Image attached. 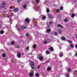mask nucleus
Segmentation results:
<instances>
[{
	"mask_svg": "<svg viewBox=\"0 0 77 77\" xmlns=\"http://www.w3.org/2000/svg\"><path fill=\"white\" fill-rule=\"evenodd\" d=\"M30 63H31V66L32 69H35V63L32 61H30Z\"/></svg>",
	"mask_w": 77,
	"mask_h": 77,
	"instance_id": "1",
	"label": "nucleus"
},
{
	"mask_svg": "<svg viewBox=\"0 0 77 77\" xmlns=\"http://www.w3.org/2000/svg\"><path fill=\"white\" fill-rule=\"evenodd\" d=\"M6 5V3L5 2H3L2 4V5L0 6V8H4Z\"/></svg>",
	"mask_w": 77,
	"mask_h": 77,
	"instance_id": "2",
	"label": "nucleus"
},
{
	"mask_svg": "<svg viewBox=\"0 0 77 77\" xmlns=\"http://www.w3.org/2000/svg\"><path fill=\"white\" fill-rule=\"evenodd\" d=\"M14 12H18V11H19V9L16 8H15L14 9Z\"/></svg>",
	"mask_w": 77,
	"mask_h": 77,
	"instance_id": "3",
	"label": "nucleus"
},
{
	"mask_svg": "<svg viewBox=\"0 0 77 77\" xmlns=\"http://www.w3.org/2000/svg\"><path fill=\"white\" fill-rule=\"evenodd\" d=\"M38 57H39V60H41L43 59V57H39V56H38Z\"/></svg>",
	"mask_w": 77,
	"mask_h": 77,
	"instance_id": "4",
	"label": "nucleus"
},
{
	"mask_svg": "<svg viewBox=\"0 0 77 77\" xmlns=\"http://www.w3.org/2000/svg\"><path fill=\"white\" fill-rule=\"evenodd\" d=\"M21 28L22 29H23V30H24V29H26V27H25L23 26H22L21 27Z\"/></svg>",
	"mask_w": 77,
	"mask_h": 77,
	"instance_id": "5",
	"label": "nucleus"
},
{
	"mask_svg": "<svg viewBox=\"0 0 77 77\" xmlns=\"http://www.w3.org/2000/svg\"><path fill=\"white\" fill-rule=\"evenodd\" d=\"M57 27H62L63 29V26H62V25H61L59 24H58Z\"/></svg>",
	"mask_w": 77,
	"mask_h": 77,
	"instance_id": "6",
	"label": "nucleus"
},
{
	"mask_svg": "<svg viewBox=\"0 0 77 77\" xmlns=\"http://www.w3.org/2000/svg\"><path fill=\"white\" fill-rule=\"evenodd\" d=\"M33 75V73L31 72L29 73V76L32 77Z\"/></svg>",
	"mask_w": 77,
	"mask_h": 77,
	"instance_id": "7",
	"label": "nucleus"
},
{
	"mask_svg": "<svg viewBox=\"0 0 77 77\" xmlns=\"http://www.w3.org/2000/svg\"><path fill=\"white\" fill-rule=\"evenodd\" d=\"M25 21L26 22H27V23H29V19L26 18L25 19Z\"/></svg>",
	"mask_w": 77,
	"mask_h": 77,
	"instance_id": "8",
	"label": "nucleus"
},
{
	"mask_svg": "<svg viewBox=\"0 0 77 77\" xmlns=\"http://www.w3.org/2000/svg\"><path fill=\"white\" fill-rule=\"evenodd\" d=\"M60 57H62L63 56V53L62 52H61L59 54Z\"/></svg>",
	"mask_w": 77,
	"mask_h": 77,
	"instance_id": "9",
	"label": "nucleus"
},
{
	"mask_svg": "<svg viewBox=\"0 0 77 77\" xmlns=\"http://www.w3.org/2000/svg\"><path fill=\"white\" fill-rule=\"evenodd\" d=\"M67 42L69 43H70V44H72V41L69 40H67Z\"/></svg>",
	"mask_w": 77,
	"mask_h": 77,
	"instance_id": "10",
	"label": "nucleus"
},
{
	"mask_svg": "<svg viewBox=\"0 0 77 77\" xmlns=\"http://www.w3.org/2000/svg\"><path fill=\"white\" fill-rule=\"evenodd\" d=\"M50 51H53V48L52 47H51L50 48Z\"/></svg>",
	"mask_w": 77,
	"mask_h": 77,
	"instance_id": "11",
	"label": "nucleus"
},
{
	"mask_svg": "<svg viewBox=\"0 0 77 77\" xmlns=\"http://www.w3.org/2000/svg\"><path fill=\"white\" fill-rule=\"evenodd\" d=\"M51 32V30L50 29H48L47 30V33H50Z\"/></svg>",
	"mask_w": 77,
	"mask_h": 77,
	"instance_id": "12",
	"label": "nucleus"
},
{
	"mask_svg": "<svg viewBox=\"0 0 77 77\" xmlns=\"http://www.w3.org/2000/svg\"><path fill=\"white\" fill-rule=\"evenodd\" d=\"M46 54H50V52L48 51H46Z\"/></svg>",
	"mask_w": 77,
	"mask_h": 77,
	"instance_id": "13",
	"label": "nucleus"
},
{
	"mask_svg": "<svg viewBox=\"0 0 77 77\" xmlns=\"http://www.w3.org/2000/svg\"><path fill=\"white\" fill-rule=\"evenodd\" d=\"M17 54L18 57L20 58L21 57V54H19L18 53H17Z\"/></svg>",
	"mask_w": 77,
	"mask_h": 77,
	"instance_id": "14",
	"label": "nucleus"
},
{
	"mask_svg": "<svg viewBox=\"0 0 77 77\" xmlns=\"http://www.w3.org/2000/svg\"><path fill=\"white\" fill-rule=\"evenodd\" d=\"M39 74L38 73H37L35 74V76L36 77H38V76H39Z\"/></svg>",
	"mask_w": 77,
	"mask_h": 77,
	"instance_id": "15",
	"label": "nucleus"
},
{
	"mask_svg": "<svg viewBox=\"0 0 77 77\" xmlns=\"http://www.w3.org/2000/svg\"><path fill=\"white\" fill-rule=\"evenodd\" d=\"M61 39H62V40H65L66 38H65V37H62L61 38Z\"/></svg>",
	"mask_w": 77,
	"mask_h": 77,
	"instance_id": "16",
	"label": "nucleus"
},
{
	"mask_svg": "<svg viewBox=\"0 0 77 77\" xmlns=\"http://www.w3.org/2000/svg\"><path fill=\"white\" fill-rule=\"evenodd\" d=\"M2 56L3 57H6V55L5 54L3 53L2 54Z\"/></svg>",
	"mask_w": 77,
	"mask_h": 77,
	"instance_id": "17",
	"label": "nucleus"
},
{
	"mask_svg": "<svg viewBox=\"0 0 77 77\" xmlns=\"http://www.w3.org/2000/svg\"><path fill=\"white\" fill-rule=\"evenodd\" d=\"M6 17H7V18H11V16L10 15H7L6 16Z\"/></svg>",
	"mask_w": 77,
	"mask_h": 77,
	"instance_id": "18",
	"label": "nucleus"
},
{
	"mask_svg": "<svg viewBox=\"0 0 77 77\" xmlns=\"http://www.w3.org/2000/svg\"><path fill=\"white\" fill-rule=\"evenodd\" d=\"M48 17L49 18H53V17L51 15L49 16Z\"/></svg>",
	"mask_w": 77,
	"mask_h": 77,
	"instance_id": "19",
	"label": "nucleus"
},
{
	"mask_svg": "<svg viewBox=\"0 0 77 77\" xmlns=\"http://www.w3.org/2000/svg\"><path fill=\"white\" fill-rule=\"evenodd\" d=\"M56 12H60V10L59 9H56Z\"/></svg>",
	"mask_w": 77,
	"mask_h": 77,
	"instance_id": "20",
	"label": "nucleus"
},
{
	"mask_svg": "<svg viewBox=\"0 0 77 77\" xmlns=\"http://www.w3.org/2000/svg\"><path fill=\"white\" fill-rule=\"evenodd\" d=\"M47 69L48 71H50V70H51V67H48V68H47Z\"/></svg>",
	"mask_w": 77,
	"mask_h": 77,
	"instance_id": "21",
	"label": "nucleus"
},
{
	"mask_svg": "<svg viewBox=\"0 0 77 77\" xmlns=\"http://www.w3.org/2000/svg\"><path fill=\"white\" fill-rule=\"evenodd\" d=\"M46 18V17H45V16H44L42 17V20H45V19Z\"/></svg>",
	"mask_w": 77,
	"mask_h": 77,
	"instance_id": "22",
	"label": "nucleus"
},
{
	"mask_svg": "<svg viewBox=\"0 0 77 77\" xmlns=\"http://www.w3.org/2000/svg\"><path fill=\"white\" fill-rule=\"evenodd\" d=\"M36 45H34L33 46V48L34 49H35L36 48Z\"/></svg>",
	"mask_w": 77,
	"mask_h": 77,
	"instance_id": "23",
	"label": "nucleus"
},
{
	"mask_svg": "<svg viewBox=\"0 0 77 77\" xmlns=\"http://www.w3.org/2000/svg\"><path fill=\"white\" fill-rule=\"evenodd\" d=\"M71 68H69L68 69V72H71Z\"/></svg>",
	"mask_w": 77,
	"mask_h": 77,
	"instance_id": "24",
	"label": "nucleus"
},
{
	"mask_svg": "<svg viewBox=\"0 0 77 77\" xmlns=\"http://www.w3.org/2000/svg\"><path fill=\"white\" fill-rule=\"evenodd\" d=\"M70 46L72 48H73V47H74V45H72V44H71L70 45Z\"/></svg>",
	"mask_w": 77,
	"mask_h": 77,
	"instance_id": "25",
	"label": "nucleus"
},
{
	"mask_svg": "<svg viewBox=\"0 0 77 77\" xmlns=\"http://www.w3.org/2000/svg\"><path fill=\"white\" fill-rule=\"evenodd\" d=\"M58 17L60 19L61 18V14H59L58 15Z\"/></svg>",
	"mask_w": 77,
	"mask_h": 77,
	"instance_id": "26",
	"label": "nucleus"
},
{
	"mask_svg": "<svg viewBox=\"0 0 77 77\" xmlns=\"http://www.w3.org/2000/svg\"><path fill=\"white\" fill-rule=\"evenodd\" d=\"M58 66H61V63H59L58 64Z\"/></svg>",
	"mask_w": 77,
	"mask_h": 77,
	"instance_id": "27",
	"label": "nucleus"
},
{
	"mask_svg": "<svg viewBox=\"0 0 77 77\" xmlns=\"http://www.w3.org/2000/svg\"><path fill=\"white\" fill-rule=\"evenodd\" d=\"M44 44H47V41H45L44 42Z\"/></svg>",
	"mask_w": 77,
	"mask_h": 77,
	"instance_id": "28",
	"label": "nucleus"
},
{
	"mask_svg": "<svg viewBox=\"0 0 77 77\" xmlns=\"http://www.w3.org/2000/svg\"><path fill=\"white\" fill-rule=\"evenodd\" d=\"M23 0H17V3H19L20 2H21Z\"/></svg>",
	"mask_w": 77,
	"mask_h": 77,
	"instance_id": "29",
	"label": "nucleus"
},
{
	"mask_svg": "<svg viewBox=\"0 0 77 77\" xmlns=\"http://www.w3.org/2000/svg\"><path fill=\"white\" fill-rule=\"evenodd\" d=\"M26 7H27V5H25L23 6V8H26Z\"/></svg>",
	"mask_w": 77,
	"mask_h": 77,
	"instance_id": "30",
	"label": "nucleus"
},
{
	"mask_svg": "<svg viewBox=\"0 0 77 77\" xmlns=\"http://www.w3.org/2000/svg\"><path fill=\"white\" fill-rule=\"evenodd\" d=\"M66 77H69V75H68V73H66Z\"/></svg>",
	"mask_w": 77,
	"mask_h": 77,
	"instance_id": "31",
	"label": "nucleus"
},
{
	"mask_svg": "<svg viewBox=\"0 0 77 77\" xmlns=\"http://www.w3.org/2000/svg\"><path fill=\"white\" fill-rule=\"evenodd\" d=\"M68 21V19H65L64 20V21L65 22H67V21Z\"/></svg>",
	"mask_w": 77,
	"mask_h": 77,
	"instance_id": "32",
	"label": "nucleus"
},
{
	"mask_svg": "<svg viewBox=\"0 0 77 77\" xmlns=\"http://www.w3.org/2000/svg\"><path fill=\"white\" fill-rule=\"evenodd\" d=\"M11 45H14V42H12L11 43Z\"/></svg>",
	"mask_w": 77,
	"mask_h": 77,
	"instance_id": "33",
	"label": "nucleus"
},
{
	"mask_svg": "<svg viewBox=\"0 0 77 77\" xmlns=\"http://www.w3.org/2000/svg\"><path fill=\"white\" fill-rule=\"evenodd\" d=\"M59 32L60 34H61V33H62V31H61V30H60L59 31Z\"/></svg>",
	"mask_w": 77,
	"mask_h": 77,
	"instance_id": "34",
	"label": "nucleus"
},
{
	"mask_svg": "<svg viewBox=\"0 0 77 77\" xmlns=\"http://www.w3.org/2000/svg\"><path fill=\"white\" fill-rule=\"evenodd\" d=\"M60 10H63V7H60Z\"/></svg>",
	"mask_w": 77,
	"mask_h": 77,
	"instance_id": "35",
	"label": "nucleus"
},
{
	"mask_svg": "<svg viewBox=\"0 0 77 77\" xmlns=\"http://www.w3.org/2000/svg\"><path fill=\"white\" fill-rule=\"evenodd\" d=\"M17 30L18 31H20V28L19 27L17 28Z\"/></svg>",
	"mask_w": 77,
	"mask_h": 77,
	"instance_id": "36",
	"label": "nucleus"
},
{
	"mask_svg": "<svg viewBox=\"0 0 77 77\" xmlns=\"http://www.w3.org/2000/svg\"><path fill=\"white\" fill-rule=\"evenodd\" d=\"M17 48H20V45H17V46H16Z\"/></svg>",
	"mask_w": 77,
	"mask_h": 77,
	"instance_id": "37",
	"label": "nucleus"
},
{
	"mask_svg": "<svg viewBox=\"0 0 77 77\" xmlns=\"http://www.w3.org/2000/svg\"><path fill=\"white\" fill-rule=\"evenodd\" d=\"M39 2V0H36L35 1V3H38Z\"/></svg>",
	"mask_w": 77,
	"mask_h": 77,
	"instance_id": "38",
	"label": "nucleus"
},
{
	"mask_svg": "<svg viewBox=\"0 0 77 77\" xmlns=\"http://www.w3.org/2000/svg\"><path fill=\"white\" fill-rule=\"evenodd\" d=\"M46 11L47 12H48L50 11L49 10V9H48V8H47Z\"/></svg>",
	"mask_w": 77,
	"mask_h": 77,
	"instance_id": "39",
	"label": "nucleus"
},
{
	"mask_svg": "<svg viewBox=\"0 0 77 77\" xmlns=\"http://www.w3.org/2000/svg\"><path fill=\"white\" fill-rule=\"evenodd\" d=\"M52 24V21H50L49 22V24L51 25Z\"/></svg>",
	"mask_w": 77,
	"mask_h": 77,
	"instance_id": "40",
	"label": "nucleus"
},
{
	"mask_svg": "<svg viewBox=\"0 0 77 77\" xmlns=\"http://www.w3.org/2000/svg\"><path fill=\"white\" fill-rule=\"evenodd\" d=\"M3 31H1V34H3Z\"/></svg>",
	"mask_w": 77,
	"mask_h": 77,
	"instance_id": "41",
	"label": "nucleus"
},
{
	"mask_svg": "<svg viewBox=\"0 0 77 77\" xmlns=\"http://www.w3.org/2000/svg\"><path fill=\"white\" fill-rule=\"evenodd\" d=\"M74 14H72V17H74Z\"/></svg>",
	"mask_w": 77,
	"mask_h": 77,
	"instance_id": "42",
	"label": "nucleus"
},
{
	"mask_svg": "<svg viewBox=\"0 0 77 77\" xmlns=\"http://www.w3.org/2000/svg\"><path fill=\"white\" fill-rule=\"evenodd\" d=\"M29 33H27L26 34V36H29Z\"/></svg>",
	"mask_w": 77,
	"mask_h": 77,
	"instance_id": "43",
	"label": "nucleus"
},
{
	"mask_svg": "<svg viewBox=\"0 0 77 77\" xmlns=\"http://www.w3.org/2000/svg\"><path fill=\"white\" fill-rule=\"evenodd\" d=\"M57 32H55L54 33V35H57Z\"/></svg>",
	"mask_w": 77,
	"mask_h": 77,
	"instance_id": "44",
	"label": "nucleus"
},
{
	"mask_svg": "<svg viewBox=\"0 0 77 77\" xmlns=\"http://www.w3.org/2000/svg\"><path fill=\"white\" fill-rule=\"evenodd\" d=\"M29 47H27L26 49V50H29Z\"/></svg>",
	"mask_w": 77,
	"mask_h": 77,
	"instance_id": "45",
	"label": "nucleus"
},
{
	"mask_svg": "<svg viewBox=\"0 0 77 77\" xmlns=\"http://www.w3.org/2000/svg\"><path fill=\"white\" fill-rule=\"evenodd\" d=\"M40 68V66H37V68H38V69H39V68Z\"/></svg>",
	"mask_w": 77,
	"mask_h": 77,
	"instance_id": "46",
	"label": "nucleus"
},
{
	"mask_svg": "<svg viewBox=\"0 0 77 77\" xmlns=\"http://www.w3.org/2000/svg\"><path fill=\"white\" fill-rule=\"evenodd\" d=\"M73 2H72V3H73V2H75V3L76 2H77V1H75V0H73Z\"/></svg>",
	"mask_w": 77,
	"mask_h": 77,
	"instance_id": "47",
	"label": "nucleus"
},
{
	"mask_svg": "<svg viewBox=\"0 0 77 77\" xmlns=\"http://www.w3.org/2000/svg\"><path fill=\"white\" fill-rule=\"evenodd\" d=\"M9 23H10V24H11V23H12V22L11 21H9Z\"/></svg>",
	"mask_w": 77,
	"mask_h": 77,
	"instance_id": "48",
	"label": "nucleus"
},
{
	"mask_svg": "<svg viewBox=\"0 0 77 77\" xmlns=\"http://www.w3.org/2000/svg\"><path fill=\"white\" fill-rule=\"evenodd\" d=\"M53 5L54 6H57V5H56L55 4H54Z\"/></svg>",
	"mask_w": 77,
	"mask_h": 77,
	"instance_id": "49",
	"label": "nucleus"
},
{
	"mask_svg": "<svg viewBox=\"0 0 77 77\" xmlns=\"http://www.w3.org/2000/svg\"><path fill=\"white\" fill-rule=\"evenodd\" d=\"M10 9H12L13 7H12V6H10Z\"/></svg>",
	"mask_w": 77,
	"mask_h": 77,
	"instance_id": "50",
	"label": "nucleus"
},
{
	"mask_svg": "<svg viewBox=\"0 0 77 77\" xmlns=\"http://www.w3.org/2000/svg\"><path fill=\"white\" fill-rule=\"evenodd\" d=\"M48 27H50V25H48Z\"/></svg>",
	"mask_w": 77,
	"mask_h": 77,
	"instance_id": "51",
	"label": "nucleus"
},
{
	"mask_svg": "<svg viewBox=\"0 0 77 77\" xmlns=\"http://www.w3.org/2000/svg\"><path fill=\"white\" fill-rule=\"evenodd\" d=\"M75 47L77 48V45H76L75 46Z\"/></svg>",
	"mask_w": 77,
	"mask_h": 77,
	"instance_id": "52",
	"label": "nucleus"
},
{
	"mask_svg": "<svg viewBox=\"0 0 77 77\" xmlns=\"http://www.w3.org/2000/svg\"><path fill=\"white\" fill-rule=\"evenodd\" d=\"M75 72L76 74H77V70H75Z\"/></svg>",
	"mask_w": 77,
	"mask_h": 77,
	"instance_id": "53",
	"label": "nucleus"
},
{
	"mask_svg": "<svg viewBox=\"0 0 77 77\" xmlns=\"http://www.w3.org/2000/svg\"><path fill=\"white\" fill-rule=\"evenodd\" d=\"M75 36H76V38H77V35H75Z\"/></svg>",
	"mask_w": 77,
	"mask_h": 77,
	"instance_id": "54",
	"label": "nucleus"
},
{
	"mask_svg": "<svg viewBox=\"0 0 77 77\" xmlns=\"http://www.w3.org/2000/svg\"><path fill=\"white\" fill-rule=\"evenodd\" d=\"M76 16H77V13H76Z\"/></svg>",
	"mask_w": 77,
	"mask_h": 77,
	"instance_id": "55",
	"label": "nucleus"
},
{
	"mask_svg": "<svg viewBox=\"0 0 77 77\" xmlns=\"http://www.w3.org/2000/svg\"><path fill=\"white\" fill-rule=\"evenodd\" d=\"M76 56H77V53L76 54Z\"/></svg>",
	"mask_w": 77,
	"mask_h": 77,
	"instance_id": "56",
	"label": "nucleus"
},
{
	"mask_svg": "<svg viewBox=\"0 0 77 77\" xmlns=\"http://www.w3.org/2000/svg\"><path fill=\"white\" fill-rule=\"evenodd\" d=\"M31 55H32V54H31Z\"/></svg>",
	"mask_w": 77,
	"mask_h": 77,
	"instance_id": "57",
	"label": "nucleus"
}]
</instances>
